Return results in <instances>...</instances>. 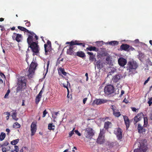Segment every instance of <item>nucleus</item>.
<instances>
[{
	"instance_id": "obj_7",
	"label": "nucleus",
	"mask_w": 152,
	"mask_h": 152,
	"mask_svg": "<svg viewBox=\"0 0 152 152\" xmlns=\"http://www.w3.org/2000/svg\"><path fill=\"white\" fill-rule=\"evenodd\" d=\"M94 134L93 129L90 127L87 128L84 133L85 136L87 138H91Z\"/></svg>"
},
{
	"instance_id": "obj_27",
	"label": "nucleus",
	"mask_w": 152,
	"mask_h": 152,
	"mask_svg": "<svg viewBox=\"0 0 152 152\" xmlns=\"http://www.w3.org/2000/svg\"><path fill=\"white\" fill-rule=\"evenodd\" d=\"M44 48L45 54H47V53L51 50V46H48L47 44H44Z\"/></svg>"
},
{
	"instance_id": "obj_15",
	"label": "nucleus",
	"mask_w": 152,
	"mask_h": 152,
	"mask_svg": "<svg viewBox=\"0 0 152 152\" xmlns=\"http://www.w3.org/2000/svg\"><path fill=\"white\" fill-rule=\"evenodd\" d=\"M107 100L104 99H96L94 100V103L96 105H100L106 103Z\"/></svg>"
},
{
	"instance_id": "obj_6",
	"label": "nucleus",
	"mask_w": 152,
	"mask_h": 152,
	"mask_svg": "<svg viewBox=\"0 0 152 152\" xmlns=\"http://www.w3.org/2000/svg\"><path fill=\"white\" fill-rule=\"evenodd\" d=\"M104 90L105 94L107 96L111 94L115 91V88L114 86L111 85H109L106 86Z\"/></svg>"
},
{
	"instance_id": "obj_25",
	"label": "nucleus",
	"mask_w": 152,
	"mask_h": 152,
	"mask_svg": "<svg viewBox=\"0 0 152 152\" xmlns=\"http://www.w3.org/2000/svg\"><path fill=\"white\" fill-rule=\"evenodd\" d=\"M112 123L110 121H107L104 123V129L105 130H107L110 127V126H111Z\"/></svg>"
},
{
	"instance_id": "obj_3",
	"label": "nucleus",
	"mask_w": 152,
	"mask_h": 152,
	"mask_svg": "<svg viewBox=\"0 0 152 152\" xmlns=\"http://www.w3.org/2000/svg\"><path fill=\"white\" fill-rule=\"evenodd\" d=\"M28 45V48H30L33 52L32 55H37L39 53L40 48L38 45V42H33Z\"/></svg>"
},
{
	"instance_id": "obj_48",
	"label": "nucleus",
	"mask_w": 152,
	"mask_h": 152,
	"mask_svg": "<svg viewBox=\"0 0 152 152\" xmlns=\"http://www.w3.org/2000/svg\"><path fill=\"white\" fill-rule=\"evenodd\" d=\"M74 134V131H72L69 133V136L70 137H71L73 134Z\"/></svg>"
},
{
	"instance_id": "obj_36",
	"label": "nucleus",
	"mask_w": 152,
	"mask_h": 152,
	"mask_svg": "<svg viewBox=\"0 0 152 152\" xmlns=\"http://www.w3.org/2000/svg\"><path fill=\"white\" fill-rule=\"evenodd\" d=\"M67 85L66 86L64 84H63V86L64 88H67L68 91L69 92V90L68 87H67V86L68 85H69V86H70V84L68 81H67Z\"/></svg>"
},
{
	"instance_id": "obj_50",
	"label": "nucleus",
	"mask_w": 152,
	"mask_h": 152,
	"mask_svg": "<svg viewBox=\"0 0 152 152\" xmlns=\"http://www.w3.org/2000/svg\"><path fill=\"white\" fill-rule=\"evenodd\" d=\"M48 46H51V42L49 40H48L46 44Z\"/></svg>"
},
{
	"instance_id": "obj_63",
	"label": "nucleus",
	"mask_w": 152,
	"mask_h": 152,
	"mask_svg": "<svg viewBox=\"0 0 152 152\" xmlns=\"http://www.w3.org/2000/svg\"><path fill=\"white\" fill-rule=\"evenodd\" d=\"M50 64V61H48L47 62V68L48 69L49 67V65Z\"/></svg>"
},
{
	"instance_id": "obj_9",
	"label": "nucleus",
	"mask_w": 152,
	"mask_h": 152,
	"mask_svg": "<svg viewBox=\"0 0 152 152\" xmlns=\"http://www.w3.org/2000/svg\"><path fill=\"white\" fill-rule=\"evenodd\" d=\"M147 150V147L143 143H140V146L139 149H135L134 152H146Z\"/></svg>"
},
{
	"instance_id": "obj_23",
	"label": "nucleus",
	"mask_w": 152,
	"mask_h": 152,
	"mask_svg": "<svg viewBox=\"0 0 152 152\" xmlns=\"http://www.w3.org/2000/svg\"><path fill=\"white\" fill-rule=\"evenodd\" d=\"M76 55L81 58H83L86 56L85 53L83 51H78L76 53Z\"/></svg>"
},
{
	"instance_id": "obj_59",
	"label": "nucleus",
	"mask_w": 152,
	"mask_h": 152,
	"mask_svg": "<svg viewBox=\"0 0 152 152\" xmlns=\"http://www.w3.org/2000/svg\"><path fill=\"white\" fill-rule=\"evenodd\" d=\"M6 131L7 132V134L9 135V132L10 131V129H6Z\"/></svg>"
},
{
	"instance_id": "obj_51",
	"label": "nucleus",
	"mask_w": 152,
	"mask_h": 152,
	"mask_svg": "<svg viewBox=\"0 0 152 152\" xmlns=\"http://www.w3.org/2000/svg\"><path fill=\"white\" fill-rule=\"evenodd\" d=\"M131 109H132V111L134 112H136V110H137V109L134 107H131Z\"/></svg>"
},
{
	"instance_id": "obj_45",
	"label": "nucleus",
	"mask_w": 152,
	"mask_h": 152,
	"mask_svg": "<svg viewBox=\"0 0 152 152\" xmlns=\"http://www.w3.org/2000/svg\"><path fill=\"white\" fill-rule=\"evenodd\" d=\"M15 151H17L18 152L19 151V148L18 146L17 145L15 146V149L14 150Z\"/></svg>"
},
{
	"instance_id": "obj_1",
	"label": "nucleus",
	"mask_w": 152,
	"mask_h": 152,
	"mask_svg": "<svg viewBox=\"0 0 152 152\" xmlns=\"http://www.w3.org/2000/svg\"><path fill=\"white\" fill-rule=\"evenodd\" d=\"M79 41L75 40L72 41L70 42H67L66 43V44L69 45V46H67L66 47H69V48L67 49L66 51V53L70 55L76 56V53L75 52L77 48L74 45H77L82 46L83 47H85V44L84 43L79 42Z\"/></svg>"
},
{
	"instance_id": "obj_28",
	"label": "nucleus",
	"mask_w": 152,
	"mask_h": 152,
	"mask_svg": "<svg viewBox=\"0 0 152 152\" xmlns=\"http://www.w3.org/2000/svg\"><path fill=\"white\" fill-rule=\"evenodd\" d=\"M37 65V64L33 62H32L30 65L29 68L35 69Z\"/></svg>"
},
{
	"instance_id": "obj_8",
	"label": "nucleus",
	"mask_w": 152,
	"mask_h": 152,
	"mask_svg": "<svg viewBox=\"0 0 152 152\" xmlns=\"http://www.w3.org/2000/svg\"><path fill=\"white\" fill-rule=\"evenodd\" d=\"M104 129L100 130V133L97 139L96 142L100 144L103 143L104 141V136H103L104 133Z\"/></svg>"
},
{
	"instance_id": "obj_24",
	"label": "nucleus",
	"mask_w": 152,
	"mask_h": 152,
	"mask_svg": "<svg viewBox=\"0 0 152 152\" xmlns=\"http://www.w3.org/2000/svg\"><path fill=\"white\" fill-rule=\"evenodd\" d=\"M86 50L90 51H95L96 52H97L99 51V49L97 48H96L95 46H91L86 48Z\"/></svg>"
},
{
	"instance_id": "obj_62",
	"label": "nucleus",
	"mask_w": 152,
	"mask_h": 152,
	"mask_svg": "<svg viewBox=\"0 0 152 152\" xmlns=\"http://www.w3.org/2000/svg\"><path fill=\"white\" fill-rule=\"evenodd\" d=\"M149 116H150V119L151 120H152V111L150 113Z\"/></svg>"
},
{
	"instance_id": "obj_47",
	"label": "nucleus",
	"mask_w": 152,
	"mask_h": 152,
	"mask_svg": "<svg viewBox=\"0 0 152 152\" xmlns=\"http://www.w3.org/2000/svg\"><path fill=\"white\" fill-rule=\"evenodd\" d=\"M24 31L25 32H27V33H28L29 34H30L31 33H32L33 32H31L30 31H29L26 28H25Z\"/></svg>"
},
{
	"instance_id": "obj_54",
	"label": "nucleus",
	"mask_w": 152,
	"mask_h": 152,
	"mask_svg": "<svg viewBox=\"0 0 152 152\" xmlns=\"http://www.w3.org/2000/svg\"><path fill=\"white\" fill-rule=\"evenodd\" d=\"M144 123L145 124H147L148 121L147 118H144Z\"/></svg>"
},
{
	"instance_id": "obj_26",
	"label": "nucleus",
	"mask_w": 152,
	"mask_h": 152,
	"mask_svg": "<svg viewBox=\"0 0 152 152\" xmlns=\"http://www.w3.org/2000/svg\"><path fill=\"white\" fill-rule=\"evenodd\" d=\"M96 67L98 69H101L104 67V63L99 61H98L96 63Z\"/></svg>"
},
{
	"instance_id": "obj_10",
	"label": "nucleus",
	"mask_w": 152,
	"mask_h": 152,
	"mask_svg": "<svg viewBox=\"0 0 152 152\" xmlns=\"http://www.w3.org/2000/svg\"><path fill=\"white\" fill-rule=\"evenodd\" d=\"M122 130L119 127L115 129L114 131V134L119 140H121L122 138Z\"/></svg>"
},
{
	"instance_id": "obj_57",
	"label": "nucleus",
	"mask_w": 152,
	"mask_h": 152,
	"mask_svg": "<svg viewBox=\"0 0 152 152\" xmlns=\"http://www.w3.org/2000/svg\"><path fill=\"white\" fill-rule=\"evenodd\" d=\"M0 75L2 77H4V78L5 77V76L4 74L2 73V72H0Z\"/></svg>"
},
{
	"instance_id": "obj_60",
	"label": "nucleus",
	"mask_w": 152,
	"mask_h": 152,
	"mask_svg": "<svg viewBox=\"0 0 152 152\" xmlns=\"http://www.w3.org/2000/svg\"><path fill=\"white\" fill-rule=\"evenodd\" d=\"M110 59V56H108L107 57L106 60L107 61H109Z\"/></svg>"
},
{
	"instance_id": "obj_42",
	"label": "nucleus",
	"mask_w": 152,
	"mask_h": 152,
	"mask_svg": "<svg viewBox=\"0 0 152 152\" xmlns=\"http://www.w3.org/2000/svg\"><path fill=\"white\" fill-rule=\"evenodd\" d=\"M124 122L126 121H129V119L128 118L126 115L124 116Z\"/></svg>"
},
{
	"instance_id": "obj_40",
	"label": "nucleus",
	"mask_w": 152,
	"mask_h": 152,
	"mask_svg": "<svg viewBox=\"0 0 152 152\" xmlns=\"http://www.w3.org/2000/svg\"><path fill=\"white\" fill-rule=\"evenodd\" d=\"M9 144V142L7 141H5L2 144V145L3 146H7Z\"/></svg>"
},
{
	"instance_id": "obj_34",
	"label": "nucleus",
	"mask_w": 152,
	"mask_h": 152,
	"mask_svg": "<svg viewBox=\"0 0 152 152\" xmlns=\"http://www.w3.org/2000/svg\"><path fill=\"white\" fill-rule=\"evenodd\" d=\"M19 140L18 139L14 140L11 142V143L12 145H16L18 142Z\"/></svg>"
},
{
	"instance_id": "obj_18",
	"label": "nucleus",
	"mask_w": 152,
	"mask_h": 152,
	"mask_svg": "<svg viewBox=\"0 0 152 152\" xmlns=\"http://www.w3.org/2000/svg\"><path fill=\"white\" fill-rule=\"evenodd\" d=\"M122 77H123L121 74H118L113 76L112 79L114 82L116 83L118 82Z\"/></svg>"
},
{
	"instance_id": "obj_4",
	"label": "nucleus",
	"mask_w": 152,
	"mask_h": 152,
	"mask_svg": "<svg viewBox=\"0 0 152 152\" xmlns=\"http://www.w3.org/2000/svg\"><path fill=\"white\" fill-rule=\"evenodd\" d=\"M26 80L24 77H21L19 78L18 81V87L16 88V91L18 92L22 90L23 88H24L26 86Z\"/></svg>"
},
{
	"instance_id": "obj_14",
	"label": "nucleus",
	"mask_w": 152,
	"mask_h": 152,
	"mask_svg": "<svg viewBox=\"0 0 152 152\" xmlns=\"http://www.w3.org/2000/svg\"><path fill=\"white\" fill-rule=\"evenodd\" d=\"M37 130V125L34 122H33L31 126V136L34 135Z\"/></svg>"
},
{
	"instance_id": "obj_39",
	"label": "nucleus",
	"mask_w": 152,
	"mask_h": 152,
	"mask_svg": "<svg viewBox=\"0 0 152 152\" xmlns=\"http://www.w3.org/2000/svg\"><path fill=\"white\" fill-rule=\"evenodd\" d=\"M18 29H20V30L21 31H24V29L25 28H24L23 27H22V26H18Z\"/></svg>"
},
{
	"instance_id": "obj_21",
	"label": "nucleus",
	"mask_w": 152,
	"mask_h": 152,
	"mask_svg": "<svg viewBox=\"0 0 152 152\" xmlns=\"http://www.w3.org/2000/svg\"><path fill=\"white\" fill-rule=\"evenodd\" d=\"M58 74L60 75H61V73H62L64 76L66 75L67 73L65 71L64 68L60 67L58 69Z\"/></svg>"
},
{
	"instance_id": "obj_58",
	"label": "nucleus",
	"mask_w": 152,
	"mask_h": 152,
	"mask_svg": "<svg viewBox=\"0 0 152 152\" xmlns=\"http://www.w3.org/2000/svg\"><path fill=\"white\" fill-rule=\"evenodd\" d=\"M123 102L127 104L128 102V101L126 98H125L123 101Z\"/></svg>"
},
{
	"instance_id": "obj_43",
	"label": "nucleus",
	"mask_w": 152,
	"mask_h": 152,
	"mask_svg": "<svg viewBox=\"0 0 152 152\" xmlns=\"http://www.w3.org/2000/svg\"><path fill=\"white\" fill-rule=\"evenodd\" d=\"M47 113H48V112L46 111V110H44L43 111V113L42 117H43V118L45 116L46 114Z\"/></svg>"
},
{
	"instance_id": "obj_55",
	"label": "nucleus",
	"mask_w": 152,
	"mask_h": 152,
	"mask_svg": "<svg viewBox=\"0 0 152 152\" xmlns=\"http://www.w3.org/2000/svg\"><path fill=\"white\" fill-rule=\"evenodd\" d=\"M97 44H99L100 45L102 46L103 45V41H100V42H97Z\"/></svg>"
},
{
	"instance_id": "obj_30",
	"label": "nucleus",
	"mask_w": 152,
	"mask_h": 152,
	"mask_svg": "<svg viewBox=\"0 0 152 152\" xmlns=\"http://www.w3.org/2000/svg\"><path fill=\"white\" fill-rule=\"evenodd\" d=\"M48 129L49 130H53L55 129V126L53 124H49L48 125Z\"/></svg>"
},
{
	"instance_id": "obj_64",
	"label": "nucleus",
	"mask_w": 152,
	"mask_h": 152,
	"mask_svg": "<svg viewBox=\"0 0 152 152\" xmlns=\"http://www.w3.org/2000/svg\"><path fill=\"white\" fill-rule=\"evenodd\" d=\"M124 93V90H122L121 91V95H122Z\"/></svg>"
},
{
	"instance_id": "obj_53",
	"label": "nucleus",
	"mask_w": 152,
	"mask_h": 152,
	"mask_svg": "<svg viewBox=\"0 0 152 152\" xmlns=\"http://www.w3.org/2000/svg\"><path fill=\"white\" fill-rule=\"evenodd\" d=\"M2 151L3 152H6L7 151L6 148L5 147H2Z\"/></svg>"
},
{
	"instance_id": "obj_35",
	"label": "nucleus",
	"mask_w": 152,
	"mask_h": 152,
	"mask_svg": "<svg viewBox=\"0 0 152 152\" xmlns=\"http://www.w3.org/2000/svg\"><path fill=\"white\" fill-rule=\"evenodd\" d=\"M124 122L126 126V129H127L130 126L129 121H125Z\"/></svg>"
},
{
	"instance_id": "obj_2",
	"label": "nucleus",
	"mask_w": 152,
	"mask_h": 152,
	"mask_svg": "<svg viewBox=\"0 0 152 152\" xmlns=\"http://www.w3.org/2000/svg\"><path fill=\"white\" fill-rule=\"evenodd\" d=\"M138 66V64L135 61L131 60L128 62L127 69L130 74H134L137 73L136 69Z\"/></svg>"
},
{
	"instance_id": "obj_19",
	"label": "nucleus",
	"mask_w": 152,
	"mask_h": 152,
	"mask_svg": "<svg viewBox=\"0 0 152 152\" xmlns=\"http://www.w3.org/2000/svg\"><path fill=\"white\" fill-rule=\"evenodd\" d=\"M129 47L130 46L127 44H122L120 46V49L121 50L127 51Z\"/></svg>"
},
{
	"instance_id": "obj_52",
	"label": "nucleus",
	"mask_w": 152,
	"mask_h": 152,
	"mask_svg": "<svg viewBox=\"0 0 152 152\" xmlns=\"http://www.w3.org/2000/svg\"><path fill=\"white\" fill-rule=\"evenodd\" d=\"M148 64L151 66L152 65V62L149 59H148Z\"/></svg>"
},
{
	"instance_id": "obj_46",
	"label": "nucleus",
	"mask_w": 152,
	"mask_h": 152,
	"mask_svg": "<svg viewBox=\"0 0 152 152\" xmlns=\"http://www.w3.org/2000/svg\"><path fill=\"white\" fill-rule=\"evenodd\" d=\"M26 25L28 27H29L31 26V23L30 22L27 21L25 23Z\"/></svg>"
},
{
	"instance_id": "obj_44",
	"label": "nucleus",
	"mask_w": 152,
	"mask_h": 152,
	"mask_svg": "<svg viewBox=\"0 0 152 152\" xmlns=\"http://www.w3.org/2000/svg\"><path fill=\"white\" fill-rule=\"evenodd\" d=\"M94 58V56H90L89 58L90 60L91 61H93Z\"/></svg>"
},
{
	"instance_id": "obj_29",
	"label": "nucleus",
	"mask_w": 152,
	"mask_h": 152,
	"mask_svg": "<svg viewBox=\"0 0 152 152\" xmlns=\"http://www.w3.org/2000/svg\"><path fill=\"white\" fill-rule=\"evenodd\" d=\"M107 43L110 45L115 46L117 45L118 44V42L116 41H113L109 42Z\"/></svg>"
},
{
	"instance_id": "obj_5",
	"label": "nucleus",
	"mask_w": 152,
	"mask_h": 152,
	"mask_svg": "<svg viewBox=\"0 0 152 152\" xmlns=\"http://www.w3.org/2000/svg\"><path fill=\"white\" fill-rule=\"evenodd\" d=\"M38 37L33 32L28 35L27 39V42L28 44L35 42L36 40L38 39Z\"/></svg>"
},
{
	"instance_id": "obj_13",
	"label": "nucleus",
	"mask_w": 152,
	"mask_h": 152,
	"mask_svg": "<svg viewBox=\"0 0 152 152\" xmlns=\"http://www.w3.org/2000/svg\"><path fill=\"white\" fill-rule=\"evenodd\" d=\"M143 114L142 113H140L137 114L136 116L134 118V123L135 125L137 123L140 121L142 118Z\"/></svg>"
},
{
	"instance_id": "obj_32",
	"label": "nucleus",
	"mask_w": 152,
	"mask_h": 152,
	"mask_svg": "<svg viewBox=\"0 0 152 152\" xmlns=\"http://www.w3.org/2000/svg\"><path fill=\"white\" fill-rule=\"evenodd\" d=\"M13 127L15 129L19 128L20 127V125L18 123L16 122L13 124Z\"/></svg>"
},
{
	"instance_id": "obj_37",
	"label": "nucleus",
	"mask_w": 152,
	"mask_h": 152,
	"mask_svg": "<svg viewBox=\"0 0 152 152\" xmlns=\"http://www.w3.org/2000/svg\"><path fill=\"white\" fill-rule=\"evenodd\" d=\"M10 91L9 89H8L7 91V92L5 94L4 98H6L8 97V95L10 93Z\"/></svg>"
},
{
	"instance_id": "obj_12",
	"label": "nucleus",
	"mask_w": 152,
	"mask_h": 152,
	"mask_svg": "<svg viewBox=\"0 0 152 152\" xmlns=\"http://www.w3.org/2000/svg\"><path fill=\"white\" fill-rule=\"evenodd\" d=\"M22 37V35L21 34H17L15 33H13L12 36L13 39L15 40L18 42L21 41Z\"/></svg>"
},
{
	"instance_id": "obj_49",
	"label": "nucleus",
	"mask_w": 152,
	"mask_h": 152,
	"mask_svg": "<svg viewBox=\"0 0 152 152\" xmlns=\"http://www.w3.org/2000/svg\"><path fill=\"white\" fill-rule=\"evenodd\" d=\"M60 57H59L57 60L56 63V65L59 64L60 63L61 61L60 60Z\"/></svg>"
},
{
	"instance_id": "obj_22",
	"label": "nucleus",
	"mask_w": 152,
	"mask_h": 152,
	"mask_svg": "<svg viewBox=\"0 0 152 152\" xmlns=\"http://www.w3.org/2000/svg\"><path fill=\"white\" fill-rule=\"evenodd\" d=\"M138 132L140 133H142L145 132V129L140 124H138L137 126Z\"/></svg>"
},
{
	"instance_id": "obj_31",
	"label": "nucleus",
	"mask_w": 152,
	"mask_h": 152,
	"mask_svg": "<svg viewBox=\"0 0 152 152\" xmlns=\"http://www.w3.org/2000/svg\"><path fill=\"white\" fill-rule=\"evenodd\" d=\"M6 137V134L4 133L1 132L0 135V141L3 140Z\"/></svg>"
},
{
	"instance_id": "obj_56",
	"label": "nucleus",
	"mask_w": 152,
	"mask_h": 152,
	"mask_svg": "<svg viewBox=\"0 0 152 152\" xmlns=\"http://www.w3.org/2000/svg\"><path fill=\"white\" fill-rule=\"evenodd\" d=\"M87 98H84L83 99V102L84 104H85V103H86V101L87 100Z\"/></svg>"
},
{
	"instance_id": "obj_41",
	"label": "nucleus",
	"mask_w": 152,
	"mask_h": 152,
	"mask_svg": "<svg viewBox=\"0 0 152 152\" xmlns=\"http://www.w3.org/2000/svg\"><path fill=\"white\" fill-rule=\"evenodd\" d=\"M74 132L76 134H77L79 136H81V134L80 133L78 130H75L74 131Z\"/></svg>"
},
{
	"instance_id": "obj_20",
	"label": "nucleus",
	"mask_w": 152,
	"mask_h": 152,
	"mask_svg": "<svg viewBox=\"0 0 152 152\" xmlns=\"http://www.w3.org/2000/svg\"><path fill=\"white\" fill-rule=\"evenodd\" d=\"M12 112V116L13 119L15 120L16 121H17L18 120V118L17 117V112L16 110H13L11 111Z\"/></svg>"
},
{
	"instance_id": "obj_11",
	"label": "nucleus",
	"mask_w": 152,
	"mask_h": 152,
	"mask_svg": "<svg viewBox=\"0 0 152 152\" xmlns=\"http://www.w3.org/2000/svg\"><path fill=\"white\" fill-rule=\"evenodd\" d=\"M110 108L112 110L113 115L115 117H118L121 115L120 112H119V110L115 105H112Z\"/></svg>"
},
{
	"instance_id": "obj_16",
	"label": "nucleus",
	"mask_w": 152,
	"mask_h": 152,
	"mask_svg": "<svg viewBox=\"0 0 152 152\" xmlns=\"http://www.w3.org/2000/svg\"><path fill=\"white\" fill-rule=\"evenodd\" d=\"M43 88L41 89L39 94L37 95L35 99V103L37 104L40 100V99L42 97V94L43 92Z\"/></svg>"
},
{
	"instance_id": "obj_38",
	"label": "nucleus",
	"mask_w": 152,
	"mask_h": 152,
	"mask_svg": "<svg viewBox=\"0 0 152 152\" xmlns=\"http://www.w3.org/2000/svg\"><path fill=\"white\" fill-rule=\"evenodd\" d=\"M148 103L149 104V106H150L152 104V97L149 99V100L148 101Z\"/></svg>"
},
{
	"instance_id": "obj_61",
	"label": "nucleus",
	"mask_w": 152,
	"mask_h": 152,
	"mask_svg": "<svg viewBox=\"0 0 152 152\" xmlns=\"http://www.w3.org/2000/svg\"><path fill=\"white\" fill-rule=\"evenodd\" d=\"M87 53L88 55H90V56H93V53L92 52H88Z\"/></svg>"
},
{
	"instance_id": "obj_33",
	"label": "nucleus",
	"mask_w": 152,
	"mask_h": 152,
	"mask_svg": "<svg viewBox=\"0 0 152 152\" xmlns=\"http://www.w3.org/2000/svg\"><path fill=\"white\" fill-rule=\"evenodd\" d=\"M35 70V69H33L29 68L28 70L29 74L28 75V76H30L31 75H32L33 73H34Z\"/></svg>"
},
{
	"instance_id": "obj_17",
	"label": "nucleus",
	"mask_w": 152,
	"mask_h": 152,
	"mask_svg": "<svg viewBox=\"0 0 152 152\" xmlns=\"http://www.w3.org/2000/svg\"><path fill=\"white\" fill-rule=\"evenodd\" d=\"M119 64L122 66H125L127 63L126 60L123 58H120L118 60Z\"/></svg>"
}]
</instances>
